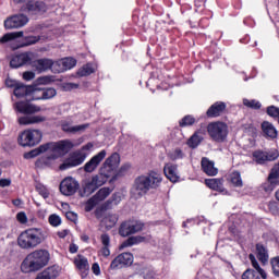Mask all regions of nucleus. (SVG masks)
Instances as JSON below:
<instances>
[{"mask_svg": "<svg viewBox=\"0 0 279 279\" xmlns=\"http://www.w3.org/2000/svg\"><path fill=\"white\" fill-rule=\"evenodd\" d=\"M49 260H51V254L49 251L45 248L35 250L23 259L21 264V271L23 274H36V271H40V269L47 267L49 265Z\"/></svg>", "mask_w": 279, "mask_h": 279, "instance_id": "1", "label": "nucleus"}, {"mask_svg": "<svg viewBox=\"0 0 279 279\" xmlns=\"http://www.w3.org/2000/svg\"><path fill=\"white\" fill-rule=\"evenodd\" d=\"M162 184V174L157 171L150 170L147 174H142L135 178L133 183V191L140 197L147 195L149 191H156Z\"/></svg>", "mask_w": 279, "mask_h": 279, "instance_id": "2", "label": "nucleus"}, {"mask_svg": "<svg viewBox=\"0 0 279 279\" xmlns=\"http://www.w3.org/2000/svg\"><path fill=\"white\" fill-rule=\"evenodd\" d=\"M46 239L45 231L40 228H28L17 236L21 250H34Z\"/></svg>", "mask_w": 279, "mask_h": 279, "instance_id": "3", "label": "nucleus"}, {"mask_svg": "<svg viewBox=\"0 0 279 279\" xmlns=\"http://www.w3.org/2000/svg\"><path fill=\"white\" fill-rule=\"evenodd\" d=\"M43 141V132L36 129L24 130L17 137L21 147H36Z\"/></svg>", "mask_w": 279, "mask_h": 279, "instance_id": "4", "label": "nucleus"}, {"mask_svg": "<svg viewBox=\"0 0 279 279\" xmlns=\"http://www.w3.org/2000/svg\"><path fill=\"white\" fill-rule=\"evenodd\" d=\"M106 182H108L107 177H104L100 173L93 175L92 179L85 180L82 184V197H88L89 195H93V193H95V191H97V189L100 186H104Z\"/></svg>", "mask_w": 279, "mask_h": 279, "instance_id": "5", "label": "nucleus"}, {"mask_svg": "<svg viewBox=\"0 0 279 279\" xmlns=\"http://www.w3.org/2000/svg\"><path fill=\"white\" fill-rule=\"evenodd\" d=\"M207 133L215 143H225L228 138V124L226 122H211L207 125Z\"/></svg>", "mask_w": 279, "mask_h": 279, "instance_id": "6", "label": "nucleus"}, {"mask_svg": "<svg viewBox=\"0 0 279 279\" xmlns=\"http://www.w3.org/2000/svg\"><path fill=\"white\" fill-rule=\"evenodd\" d=\"M16 3H23L20 8V12H24L25 14H45L47 12V4L43 1L36 0H15Z\"/></svg>", "mask_w": 279, "mask_h": 279, "instance_id": "7", "label": "nucleus"}, {"mask_svg": "<svg viewBox=\"0 0 279 279\" xmlns=\"http://www.w3.org/2000/svg\"><path fill=\"white\" fill-rule=\"evenodd\" d=\"M121 165V156L118 153L111 154L99 169V174L107 178V181L112 178L114 170Z\"/></svg>", "mask_w": 279, "mask_h": 279, "instance_id": "8", "label": "nucleus"}, {"mask_svg": "<svg viewBox=\"0 0 279 279\" xmlns=\"http://www.w3.org/2000/svg\"><path fill=\"white\" fill-rule=\"evenodd\" d=\"M143 228H145V223L140 220H125L121 222L118 233L120 236H132V234H137V232H143Z\"/></svg>", "mask_w": 279, "mask_h": 279, "instance_id": "9", "label": "nucleus"}, {"mask_svg": "<svg viewBox=\"0 0 279 279\" xmlns=\"http://www.w3.org/2000/svg\"><path fill=\"white\" fill-rule=\"evenodd\" d=\"M59 191L65 197H71L80 191V182L73 177H65L59 185Z\"/></svg>", "mask_w": 279, "mask_h": 279, "instance_id": "10", "label": "nucleus"}, {"mask_svg": "<svg viewBox=\"0 0 279 279\" xmlns=\"http://www.w3.org/2000/svg\"><path fill=\"white\" fill-rule=\"evenodd\" d=\"M252 156L256 165H265V162H274V160H278L279 153L278 149H271L268 151H263L258 149L254 150Z\"/></svg>", "mask_w": 279, "mask_h": 279, "instance_id": "11", "label": "nucleus"}, {"mask_svg": "<svg viewBox=\"0 0 279 279\" xmlns=\"http://www.w3.org/2000/svg\"><path fill=\"white\" fill-rule=\"evenodd\" d=\"M27 23H29V17H27L25 14H15L4 21V28L19 29L20 27H25Z\"/></svg>", "mask_w": 279, "mask_h": 279, "instance_id": "12", "label": "nucleus"}, {"mask_svg": "<svg viewBox=\"0 0 279 279\" xmlns=\"http://www.w3.org/2000/svg\"><path fill=\"white\" fill-rule=\"evenodd\" d=\"M134 263V255L132 253L119 254L110 264V269H123V267H131Z\"/></svg>", "mask_w": 279, "mask_h": 279, "instance_id": "13", "label": "nucleus"}, {"mask_svg": "<svg viewBox=\"0 0 279 279\" xmlns=\"http://www.w3.org/2000/svg\"><path fill=\"white\" fill-rule=\"evenodd\" d=\"M86 160V154L74 153L71 157L64 160L63 163L59 166L60 171H66V169H73V167H80Z\"/></svg>", "mask_w": 279, "mask_h": 279, "instance_id": "14", "label": "nucleus"}, {"mask_svg": "<svg viewBox=\"0 0 279 279\" xmlns=\"http://www.w3.org/2000/svg\"><path fill=\"white\" fill-rule=\"evenodd\" d=\"M119 204H121V194L113 193L111 197L100 206L99 209L95 210L96 219H101V213L110 210L113 206H119Z\"/></svg>", "mask_w": 279, "mask_h": 279, "instance_id": "15", "label": "nucleus"}, {"mask_svg": "<svg viewBox=\"0 0 279 279\" xmlns=\"http://www.w3.org/2000/svg\"><path fill=\"white\" fill-rule=\"evenodd\" d=\"M31 66L36 73H47L53 68V61L49 58H41L31 61Z\"/></svg>", "mask_w": 279, "mask_h": 279, "instance_id": "16", "label": "nucleus"}, {"mask_svg": "<svg viewBox=\"0 0 279 279\" xmlns=\"http://www.w3.org/2000/svg\"><path fill=\"white\" fill-rule=\"evenodd\" d=\"M27 64H32V56H29V52L14 54L10 60L11 69H21V66H25Z\"/></svg>", "mask_w": 279, "mask_h": 279, "instance_id": "17", "label": "nucleus"}, {"mask_svg": "<svg viewBox=\"0 0 279 279\" xmlns=\"http://www.w3.org/2000/svg\"><path fill=\"white\" fill-rule=\"evenodd\" d=\"M106 149L100 150L98 154H96L94 157L90 158L89 161H87L84 166L85 173H93L101 165L104 161V158H106Z\"/></svg>", "mask_w": 279, "mask_h": 279, "instance_id": "18", "label": "nucleus"}, {"mask_svg": "<svg viewBox=\"0 0 279 279\" xmlns=\"http://www.w3.org/2000/svg\"><path fill=\"white\" fill-rule=\"evenodd\" d=\"M60 128L62 132H65V134H77V132H84L89 128V124H80L73 126L72 120H61L60 121Z\"/></svg>", "mask_w": 279, "mask_h": 279, "instance_id": "19", "label": "nucleus"}, {"mask_svg": "<svg viewBox=\"0 0 279 279\" xmlns=\"http://www.w3.org/2000/svg\"><path fill=\"white\" fill-rule=\"evenodd\" d=\"M226 108H228L226 102L216 101L207 109L206 117L208 119H217V117H221V114H226Z\"/></svg>", "mask_w": 279, "mask_h": 279, "instance_id": "20", "label": "nucleus"}, {"mask_svg": "<svg viewBox=\"0 0 279 279\" xmlns=\"http://www.w3.org/2000/svg\"><path fill=\"white\" fill-rule=\"evenodd\" d=\"M13 94L17 97H28L32 95L33 99L36 97V85H25L23 83H17L16 87L13 90Z\"/></svg>", "mask_w": 279, "mask_h": 279, "instance_id": "21", "label": "nucleus"}, {"mask_svg": "<svg viewBox=\"0 0 279 279\" xmlns=\"http://www.w3.org/2000/svg\"><path fill=\"white\" fill-rule=\"evenodd\" d=\"M35 90L36 95L33 99L34 101L53 99V97L58 95V92L53 87L38 88L35 86Z\"/></svg>", "mask_w": 279, "mask_h": 279, "instance_id": "22", "label": "nucleus"}, {"mask_svg": "<svg viewBox=\"0 0 279 279\" xmlns=\"http://www.w3.org/2000/svg\"><path fill=\"white\" fill-rule=\"evenodd\" d=\"M163 173L170 182H179L180 181V174H178V165L175 163H166L163 167Z\"/></svg>", "mask_w": 279, "mask_h": 279, "instance_id": "23", "label": "nucleus"}, {"mask_svg": "<svg viewBox=\"0 0 279 279\" xmlns=\"http://www.w3.org/2000/svg\"><path fill=\"white\" fill-rule=\"evenodd\" d=\"M60 276V267L52 265L39 272L35 279H56Z\"/></svg>", "mask_w": 279, "mask_h": 279, "instance_id": "24", "label": "nucleus"}, {"mask_svg": "<svg viewBox=\"0 0 279 279\" xmlns=\"http://www.w3.org/2000/svg\"><path fill=\"white\" fill-rule=\"evenodd\" d=\"M201 167L204 173L209 177H215L219 173V170L215 168V161H210L208 157H203L201 160Z\"/></svg>", "mask_w": 279, "mask_h": 279, "instance_id": "25", "label": "nucleus"}, {"mask_svg": "<svg viewBox=\"0 0 279 279\" xmlns=\"http://www.w3.org/2000/svg\"><path fill=\"white\" fill-rule=\"evenodd\" d=\"M15 108L21 114H35V112H40V108L25 101L16 102Z\"/></svg>", "mask_w": 279, "mask_h": 279, "instance_id": "26", "label": "nucleus"}, {"mask_svg": "<svg viewBox=\"0 0 279 279\" xmlns=\"http://www.w3.org/2000/svg\"><path fill=\"white\" fill-rule=\"evenodd\" d=\"M256 251V257L262 265H267L269 263V251H267V247H265L264 244L257 243L255 245Z\"/></svg>", "mask_w": 279, "mask_h": 279, "instance_id": "27", "label": "nucleus"}, {"mask_svg": "<svg viewBox=\"0 0 279 279\" xmlns=\"http://www.w3.org/2000/svg\"><path fill=\"white\" fill-rule=\"evenodd\" d=\"M47 121V118L43 116H24L20 117L17 123L20 125H34V123H43Z\"/></svg>", "mask_w": 279, "mask_h": 279, "instance_id": "28", "label": "nucleus"}, {"mask_svg": "<svg viewBox=\"0 0 279 279\" xmlns=\"http://www.w3.org/2000/svg\"><path fill=\"white\" fill-rule=\"evenodd\" d=\"M262 132L267 136V138H278V130H276V126H274L269 121H264L262 123Z\"/></svg>", "mask_w": 279, "mask_h": 279, "instance_id": "29", "label": "nucleus"}, {"mask_svg": "<svg viewBox=\"0 0 279 279\" xmlns=\"http://www.w3.org/2000/svg\"><path fill=\"white\" fill-rule=\"evenodd\" d=\"M74 265L76 269L83 274H86V271L90 269V266L88 265V258H86L84 255H77V257L74 258Z\"/></svg>", "mask_w": 279, "mask_h": 279, "instance_id": "30", "label": "nucleus"}, {"mask_svg": "<svg viewBox=\"0 0 279 279\" xmlns=\"http://www.w3.org/2000/svg\"><path fill=\"white\" fill-rule=\"evenodd\" d=\"M202 132L195 131L193 135L187 140L186 145L190 147V149H197L199 145H202V141H204V137L201 136Z\"/></svg>", "mask_w": 279, "mask_h": 279, "instance_id": "31", "label": "nucleus"}, {"mask_svg": "<svg viewBox=\"0 0 279 279\" xmlns=\"http://www.w3.org/2000/svg\"><path fill=\"white\" fill-rule=\"evenodd\" d=\"M205 184L211 191L223 193V179H206Z\"/></svg>", "mask_w": 279, "mask_h": 279, "instance_id": "32", "label": "nucleus"}, {"mask_svg": "<svg viewBox=\"0 0 279 279\" xmlns=\"http://www.w3.org/2000/svg\"><path fill=\"white\" fill-rule=\"evenodd\" d=\"M143 242H145V236L143 235L130 236L128 240L122 242L120 250H125V247H132V245H138V243Z\"/></svg>", "mask_w": 279, "mask_h": 279, "instance_id": "33", "label": "nucleus"}, {"mask_svg": "<svg viewBox=\"0 0 279 279\" xmlns=\"http://www.w3.org/2000/svg\"><path fill=\"white\" fill-rule=\"evenodd\" d=\"M248 259L251 262L252 267L255 268L256 274H259L262 279H267V272L265 271V269L260 267L258 260L256 259V256L251 253L248 255Z\"/></svg>", "mask_w": 279, "mask_h": 279, "instance_id": "34", "label": "nucleus"}, {"mask_svg": "<svg viewBox=\"0 0 279 279\" xmlns=\"http://www.w3.org/2000/svg\"><path fill=\"white\" fill-rule=\"evenodd\" d=\"M23 31L7 33L0 38V44L5 45V43H10L11 40H16V38H23Z\"/></svg>", "mask_w": 279, "mask_h": 279, "instance_id": "35", "label": "nucleus"}, {"mask_svg": "<svg viewBox=\"0 0 279 279\" xmlns=\"http://www.w3.org/2000/svg\"><path fill=\"white\" fill-rule=\"evenodd\" d=\"M118 221H119V216H117V214H108L102 219V223H105L106 228L108 229L114 228Z\"/></svg>", "mask_w": 279, "mask_h": 279, "instance_id": "36", "label": "nucleus"}, {"mask_svg": "<svg viewBox=\"0 0 279 279\" xmlns=\"http://www.w3.org/2000/svg\"><path fill=\"white\" fill-rule=\"evenodd\" d=\"M53 149H57L59 151L69 153V151H71V149H73V142H71L69 140L61 141V142L54 144Z\"/></svg>", "mask_w": 279, "mask_h": 279, "instance_id": "37", "label": "nucleus"}, {"mask_svg": "<svg viewBox=\"0 0 279 279\" xmlns=\"http://www.w3.org/2000/svg\"><path fill=\"white\" fill-rule=\"evenodd\" d=\"M279 186V181L277 179H269V174L267 178V182L262 185L263 191L265 193H272V191Z\"/></svg>", "mask_w": 279, "mask_h": 279, "instance_id": "38", "label": "nucleus"}, {"mask_svg": "<svg viewBox=\"0 0 279 279\" xmlns=\"http://www.w3.org/2000/svg\"><path fill=\"white\" fill-rule=\"evenodd\" d=\"M93 73H95V69H93V65L90 63L83 65L77 71L78 77H88V75H93Z\"/></svg>", "mask_w": 279, "mask_h": 279, "instance_id": "39", "label": "nucleus"}, {"mask_svg": "<svg viewBox=\"0 0 279 279\" xmlns=\"http://www.w3.org/2000/svg\"><path fill=\"white\" fill-rule=\"evenodd\" d=\"M195 117L187 114L184 116L180 121H179V126L180 128H191V125H195Z\"/></svg>", "mask_w": 279, "mask_h": 279, "instance_id": "40", "label": "nucleus"}, {"mask_svg": "<svg viewBox=\"0 0 279 279\" xmlns=\"http://www.w3.org/2000/svg\"><path fill=\"white\" fill-rule=\"evenodd\" d=\"M130 171V163L121 166V168L111 177V182H117L119 178H123Z\"/></svg>", "mask_w": 279, "mask_h": 279, "instance_id": "41", "label": "nucleus"}, {"mask_svg": "<svg viewBox=\"0 0 279 279\" xmlns=\"http://www.w3.org/2000/svg\"><path fill=\"white\" fill-rule=\"evenodd\" d=\"M243 105L246 107V108H251V110H260V108H263V105L260 104V101L256 100V99H247V98H244L243 99Z\"/></svg>", "mask_w": 279, "mask_h": 279, "instance_id": "42", "label": "nucleus"}, {"mask_svg": "<svg viewBox=\"0 0 279 279\" xmlns=\"http://www.w3.org/2000/svg\"><path fill=\"white\" fill-rule=\"evenodd\" d=\"M242 279H263V277H260V272L248 268L242 274Z\"/></svg>", "mask_w": 279, "mask_h": 279, "instance_id": "43", "label": "nucleus"}, {"mask_svg": "<svg viewBox=\"0 0 279 279\" xmlns=\"http://www.w3.org/2000/svg\"><path fill=\"white\" fill-rule=\"evenodd\" d=\"M231 183L233 186L241 189L243 186V179H241V172L234 171L231 174Z\"/></svg>", "mask_w": 279, "mask_h": 279, "instance_id": "44", "label": "nucleus"}, {"mask_svg": "<svg viewBox=\"0 0 279 279\" xmlns=\"http://www.w3.org/2000/svg\"><path fill=\"white\" fill-rule=\"evenodd\" d=\"M101 202L97 195L90 197L85 204V213H90Z\"/></svg>", "mask_w": 279, "mask_h": 279, "instance_id": "45", "label": "nucleus"}, {"mask_svg": "<svg viewBox=\"0 0 279 279\" xmlns=\"http://www.w3.org/2000/svg\"><path fill=\"white\" fill-rule=\"evenodd\" d=\"M270 267L275 278H279V256L270 258Z\"/></svg>", "mask_w": 279, "mask_h": 279, "instance_id": "46", "label": "nucleus"}, {"mask_svg": "<svg viewBox=\"0 0 279 279\" xmlns=\"http://www.w3.org/2000/svg\"><path fill=\"white\" fill-rule=\"evenodd\" d=\"M38 40H40V37H36V36L25 37L21 43L20 47H29L31 45H36Z\"/></svg>", "mask_w": 279, "mask_h": 279, "instance_id": "47", "label": "nucleus"}, {"mask_svg": "<svg viewBox=\"0 0 279 279\" xmlns=\"http://www.w3.org/2000/svg\"><path fill=\"white\" fill-rule=\"evenodd\" d=\"M48 222L52 228H58V226H62V218H60L58 214H51L48 218Z\"/></svg>", "mask_w": 279, "mask_h": 279, "instance_id": "48", "label": "nucleus"}, {"mask_svg": "<svg viewBox=\"0 0 279 279\" xmlns=\"http://www.w3.org/2000/svg\"><path fill=\"white\" fill-rule=\"evenodd\" d=\"M266 114L271 117V119H279V108L271 105L266 108Z\"/></svg>", "mask_w": 279, "mask_h": 279, "instance_id": "49", "label": "nucleus"}, {"mask_svg": "<svg viewBox=\"0 0 279 279\" xmlns=\"http://www.w3.org/2000/svg\"><path fill=\"white\" fill-rule=\"evenodd\" d=\"M110 193H112V190H110V187H102L97 192L96 196L100 202H104V199H106V197H108Z\"/></svg>", "mask_w": 279, "mask_h": 279, "instance_id": "50", "label": "nucleus"}, {"mask_svg": "<svg viewBox=\"0 0 279 279\" xmlns=\"http://www.w3.org/2000/svg\"><path fill=\"white\" fill-rule=\"evenodd\" d=\"M77 64V60L73 58H65L62 61V65L64 66L65 71L73 69Z\"/></svg>", "mask_w": 279, "mask_h": 279, "instance_id": "51", "label": "nucleus"}, {"mask_svg": "<svg viewBox=\"0 0 279 279\" xmlns=\"http://www.w3.org/2000/svg\"><path fill=\"white\" fill-rule=\"evenodd\" d=\"M171 160H182L184 158V151H182V148H175L171 154H170Z\"/></svg>", "mask_w": 279, "mask_h": 279, "instance_id": "52", "label": "nucleus"}, {"mask_svg": "<svg viewBox=\"0 0 279 279\" xmlns=\"http://www.w3.org/2000/svg\"><path fill=\"white\" fill-rule=\"evenodd\" d=\"M37 84H41V85H46V84H51V82H53V77L52 76H39L36 80Z\"/></svg>", "mask_w": 279, "mask_h": 279, "instance_id": "53", "label": "nucleus"}, {"mask_svg": "<svg viewBox=\"0 0 279 279\" xmlns=\"http://www.w3.org/2000/svg\"><path fill=\"white\" fill-rule=\"evenodd\" d=\"M37 156H40L37 148L24 154L25 160H32V158H36Z\"/></svg>", "mask_w": 279, "mask_h": 279, "instance_id": "54", "label": "nucleus"}, {"mask_svg": "<svg viewBox=\"0 0 279 279\" xmlns=\"http://www.w3.org/2000/svg\"><path fill=\"white\" fill-rule=\"evenodd\" d=\"M100 241L102 246L110 247V235L108 233H102L100 235Z\"/></svg>", "mask_w": 279, "mask_h": 279, "instance_id": "55", "label": "nucleus"}, {"mask_svg": "<svg viewBox=\"0 0 279 279\" xmlns=\"http://www.w3.org/2000/svg\"><path fill=\"white\" fill-rule=\"evenodd\" d=\"M65 217L69 221H72V223H76L77 222V214L75 211H68L65 214Z\"/></svg>", "mask_w": 279, "mask_h": 279, "instance_id": "56", "label": "nucleus"}, {"mask_svg": "<svg viewBox=\"0 0 279 279\" xmlns=\"http://www.w3.org/2000/svg\"><path fill=\"white\" fill-rule=\"evenodd\" d=\"M7 88H16V86L20 84L19 82H16L15 80H12L10 77H8L4 82Z\"/></svg>", "mask_w": 279, "mask_h": 279, "instance_id": "57", "label": "nucleus"}, {"mask_svg": "<svg viewBox=\"0 0 279 279\" xmlns=\"http://www.w3.org/2000/svg\"><path fill=\"white\" fill-rule=\"evenodd\" d=\"M34 77H36V73H34L32 71H26L23 73V80H25V82H32V80H34Z\"/></svg>", "mask_w": 279, "mask_h": 279, "instance_id": "58", "label": "nucleus"}, {"mask_svg": "<svg viewBox=\"0 0 279 279\" xmlns=\"http://www.w3.org/2000/svg\"><path fill=\"white\" fill-rule=\"evenodd\" d=\"M39 195H41V197H44V199H47L49 197V190H47V187L41 186V187H37Z\"/></svg>", "mask_w": 279, "mask_h": 279, "instance_id": "59", "label": "nucleus"}, {"mask_svg": "<svg viewBox=\"0 0 279 279\" xmlns=\"http://www.w3.org/2000/svg\"><path fill=\"white\" fill-rule=\"evenodd\" d=\"M99 254L100 256H104V258H108V256H110V246H102Z\"/></svg>", "mask_w": 279, "mask_h": 279, "instance_id": "60", "label": "nucleus"}, {"mask_svg": "<svg viewBox=\"0 0 279 279\" xmlns=\"http://www.w3.org/2000/svg\"><path fill=\"white\" fill-rule=\"evenodd\" d=\"M50 147H51V144H49V143L43 144V145H40V146L37 148V151H38L39 155H40V154H45V151H49Z\"/></svg>", "mask_w": 279, "mask_h": 279, "instance_id": "61", "label": "nucleus"}, {"mask_svg": "<svg viewBox=\"0 0 279 279\" xmlns=\"http://www.w3.org/2000/svg\"><path fill=\"white\" fill-rule=\"evenodd\" d=\"M16 219L20 221V223H27V215H25L23 211L16 215Z\"/></svg>", "mask_w": 279, "mask_h": 279, "instance_id": "62", "label": "nucleus"}, {"mask_svg": "<svg viewBox=\"0 0 279 279\" xmlns=\"http://www.w3.org/2000/svg\"><path fill=\"white\" fill-rule=\"evenodd\" d=\"M92 271L95 276H99L101 274V268L99 267V264L94 263L92 265Z\"/></svg>", "mask_w": 279, "mask_h": 279, "instance_id": "63", "label": "nucleus"}, {"mask_svg": "<svg viewBox=\"0 0 279 279\" xmlns=\"http://www.w3.org/2000/svg\"><path fill=\"white\" fill-rule=\"evenodd\" d=\"M77 87H78V85L75 83H64L63 84V88L65 90H73L74 88H77Z\"/></svg>", "mask_w": 279, "mask_h": 279, "instance_id": "64", "label": "nucleus"}]
</instances>
